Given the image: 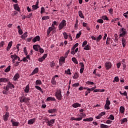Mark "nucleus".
<instances>
[{"label": "nucleus", "instance_id": "1", "mask_svg": "<svg viewBox=\"0 0 128 128\" xmlns=\"http://www.w3.org/2000/svg\"><path fill=\"white\" fill-rule=\"evenodd\" d=\"M55 96L58 100H62V90L60 89L56 90Z\"/></svg>", "mask_w": 128, "mask_h": 128}, {"label": "nucleus", "instance_id": "2", "mask_svg": "<svg viewBox=\"0 0 128 128\" xmlns=\"http://www.w3.org/2000/svg\"><path fill=\"white\" fill-rule=\"evenodd\" d=\"M66 21L64 20H63L58 24V30H64V28H66Z\"/></svg>", "mask_w": 128, "mask_h": 128}, {"label": "nucleus", "instance_id": "3", "mask_svg": "<svg viewBox=\"0 0 128 128\" xmlns=\"http://www.w3.org/2000/svg\"><path fill=\"white\" fill-rule=\"evenodd\" d=\"M120 34L119 35L120 38H124L126 34H128V31H126V29L122 28L120 31Z\"/></svg>", "mask_w": 128, "mask_h": 128}, {"label": "nucleus", "instance_id": "4", "mask_svg": "<svg viewBox=\"0 0 128 128\" xmlns=\"http://www.w3.org/2000/svg\"><path fill=\"white\" fill-rule=\"evenodd\" d=\"M30 100V98H26L24 96H22L20 98V102H28Z\"/></svg>", "mask_w": 128, "mask_h": 128}, {"label": "nucleus", "instance_id": "5", "mask_svg": "<svg viewBox=\"0 0 128 128\" xmlns=\"http://www.w3.org/2000/svg\"><path fill=\"white\" fill-rule=\"evenodd\" d=\"M110 101L108 100V98H106V104L104 105V110H110Z\"/></svg>", "mask_w": 128, "mask_h": 128}, {"label": "nucleus", "instance_id": "6", "mask_svg": "<svg viewBox=\"0 0 128 128\" xmlns=\"http://www.w3.org/2000/svg\"><path fill=\"white\" fill-rule=\"evenodd\" d=\"M8 118H10V112H6L2 116L3 120L4 122H8Z\"/></svg>", "mask_w": 128, "mask_h": 128}, {"label": "nucleus", "instance_id": "7", "mask_svg": "<svg viewBox=\"0 0 128 128\" xmlns=\"http://www.w3.org/2000/svg\"><path fill=\"white\" fill-rule=\"evenodd\" d=\"M77 116H78L77 118H75L74 117L71 118L70 120H77L78 122H80L82 120V116L78 114L77 115Z\"/></svg>", "mask_w": 128, "mask_h": 128}, {"label": "nucleus", "instance_id": "8", "mask_svg": "<svg viewBox=\"0 0 128 128\" xmlns=\"http://www.w3.org/2000/svg\"><path fill=\"white\" fill-rule=\"evenodd\" d=\"M102 35H99L98 37H96L94 36H91V38L92 40H96L97 42H100V40H102Z\"/></svg>", "mask_w": 128, "mask_h": 128}, {"label": "nucleus", "instance_id": "9", "mask_svg": "<svg viewBox=\"0 0 128 128\" xmlns=\"http://www.w3.org/2000/svg\"><path fill=\"white\" fill-rule=\"evenodd\" d=\"M105 68H106V70H110V68H112V62H106L105 63Z\"/></svg>", "mask_w": 128, "mask_h": 128}, {"label": "nucleus", "instance_id": "10", "mask_svg": "<svg viewBox=\"0 0 128 128\" xmlns=\"http://www.w3.org/2000/svg\"><path fill=\"white\" fill-rule=\"evenodd\" d=\"M54 122H56V120H50L49 121H48V124H47V126L50 127L53 126V124H54Z\"/></svg>", "mask_w": 128, "mask_h": 128}, {"label": "nucleus", "instance_id": "11", "mask_svg": "<svg viewBox=\"0 0 128 128\" xmlns=\"http://www.w3.org/2000/svg\"><path fill=\"white\" fill-rule=\"evenodd\" d=\"M13 6L15 10H17V12H20V6H18V4H14Z\"/></svg>", "mask_w": 128, "mask_h": 128}, {"label": "nucleus", "instance_id": "12", "mask_svg": "<svg viewBox=\"0 0 128 128\" xmlns=\"http://www.w3.org/2000/svg\"><path fill=\"white\" fill-rule=\"evenodd\" d=\"M40 36H36L32 40L33 42H40Z\"/></svg>", "mask_w": 128, "mask_h": 128}, {"label": "nucleus", "instance_id": "13", "mask_svg": "<svg viewBox=\"0 0 128 128\" xmlns=\"http://www.w3.org/2000/svg\"><path fill=\"white\" fill-rule=\"evenodd\" d=\"M106 112H101L96 117V120H100V118H102V116H104Z\"/></svg>", "mask_w": 128, "mask_h": 128}, {"label": "nucleus", "instance_id": "14", "mask_svg": "<svg viewBox=\"0 0 128 128\" xmlns=\"http://www.w3.org/2000/svg\"><path fill=\"white\" fill-rule=\"evenodd\" d=\"M122 44L123 48H126V38H122Z\"/></svg>", "mask_w": 128, "mask_h": 128}, {"label": "nucleus", "instance_id": "15", "mask_svg": "<svg viewBox=\"0 0 128 128\" xmlns=\"http://www.w3.org/2000/svg\"><path fill=\"white\" fill-rule=\"evenodd\" d=\"M19 78H20V74H18V73L17 72L14 76L13 78V80H14V82H16V80H18Z\"/></svg>", "mask_w": 128, "mask_h": 128}, {"label": "nucleus", "instance_id": "16", "mask_svg": "<svg viewBox=\"0 0 128 128\" xmlns=\"http://www.w3.org/2000/svg\"><path fill=\"white\" fill-rule=\"evenodd\" d=\"M82 104H80L78 102H76L72 104V108H80Z\"/></svg>", "mask_w": 128, "mask_h": 128}, {"label": "nucleus", "instance_id": "17", "mask_svg": "<svg viewBox=\"0 0 128 128\" xmlns=\"http://www.w3.org/2000/svg\"><path fill=\"white\" fill-rule=\"evenodd\" d=\"M40 7L38 6V2H36V5L32 6V10H38Z\"/></svg>", "mask_w": 128, "mask_h": 128}, {"label": "nucleus", "instance_id": "18", "mask_svg": "<svg viewBox=\"0 0 128 128\" xmlns=\"http://www.w3.org/2000/svg\"><path fill=\"white\" fill-rule=\"evenodd\" d=\"M40 46L38 44L34 45L33 48L36 52H38V50L40 48Z\"/></svg>", "mask_w": 128, "mask_h": 128}, {"label": "nucleus", "instance_id": "19", "mask_svg": "<svg viewBox=\"0 0 128 128\" xmlns=\"http://www.w3.org/2000/svg\"><path fill=\"white\" fill-rule=\"evenodd\" d=\"M34 122H36V118H34L28 120V124H34Z\"/></svg>", "mask_w": 128, "mask_h": 128}, {"label": "nucleus", "instance_id": "20", "mask_svg": "<svg viewBox=\"0 0 128 128\" xmlns=\"http://www.w3.org/2000/svg\"><path fill=\"white\" fill-rule=\"evenodd\" d=\"M54 30L53 27H49L48 28L47 30V36H50V34L51 32H52Z\"/></svg>", "mask_w": 128, "mask_h": 128}, {"label": "nucleus", "instance_id": "21", "mask_svg": "<svg viewBox=\"0 0 128 128\" xmlns=\"http://www.w3.org/2000/svg\"><path fill=\"white\" fill-rule=\"evenodd\" d=\"M12 41H10V42H8V46L6 48L7 52H8V50H10V48H12Z\"/></svg>", "mask_w": 128, "mask_h": 128}, {"label": "nucleus", "instance_id": "22", "mask_svg": "<svg viewBox=\"0 0 128 128\" xmlns=\"http://www.w3.org/2000/svg\"><path fill=\"white\" fill-rule=\"evenodd\" d=\"M38 68H36L34 69L33 72L31 73L30 76H34V74H38Z\"/></svg>", "mask_w": 128, "mask_h": 128}, {"label": "nucleus", "instance_id": "23", "mask_svg": "<svg viewBox=\"0 0 128 128\" xmlns=\"http://www.w3.org/2000/svg\"><path fill=\"white\" fill-rule=\"evenodd\" d=\"M28 38V32H25L22 36L21 38L24 40H26V38Z\"/></svg>", "mask_w": 128, "mask_h": 128}, {"label": "nucleus", "instance_id": "24", "mask_svg": "<svg viewBox=\"0 0 128 128\" xmlns=\"http://www.w3.org/2000/svg\"><path fill=\"white\" fill-rule=\"evenodd\" d=\"M54 26H58V22L54 21L52 24V27L53 28H55V30H56V27Z\"/></svg>", "mask_w": 128, "mask_h": 128}, {"label": "nucleus", "instance_id": "25", "mask_svg": "<svg viewBox=\"0 0 128 128\" xmlns=\"http://www.w3.org/2000/svg\"><path fill=\"white\" fill-rule=\"evenodd\" d=\"M50 100H52V102H56V100L54 97H48L46 98V102H50Z\"/></svg>", "mask_w": 128, "mask_h": 128}, {"label": "nucleus", "instance_id": "26", "mask_svg": "<svg viewBox=\"0 0 128 128\" xmlns=\"http://www.w3.org/2000/svg\"><path fill=\"white\" fill-rule=\"evenodd\" d=\"M24 92H26V94H28L29 92H30V85L28 84L26 87L25 88L24 90Z\"/></svg>", "mask_w": 128, "mask_h": 128}, {"label": "nucleus", "instance_id": "27", "mask_svg": "<svg viewBox=\"0 0 128 128\" xmlns=\"http://www.w3.org/2000/svg\"><path fill=\"white\" fill-rule=\"evenodd\" d=\"M48 112V114H54V112H56V108L50 109Z\"/></svg>", "mask_w": 128, "mask_h": 128}, {"label": "nucleus", "instance_id": "28", "mask_svg": "<svg viewBox=\"0 0 128 128\" xmlns=\"http://www.w3.org/2000/svg\"><path fill=\"white\" fill-rule=\"evenodd\" d=\"M8 78H0V82H8Z\"/></svg>", "mask_w": 128, "mask_h": 128}, {"label": "nucleus", "instance_id": "29", "mask_svg": "<svg viewBox=\"0 0 128 128\" xmlns=\"http://www.w3.org/2000/svg\"><path fill=\"white\" fill-rule=\"evenodd\" d=\"M94 120V118L90 117L89 118H86L83 120L84 122H92Z\"/></svg>", "mask_w": 128, "mask_h": 128}, {"label": "nucleus", "instance_id": "30", "mask_svg": "<svg viewBox=\"0 0 128 128\" xmlns=\"http://www.w3.org/2000/svg\"><path fill=\"white\" fill-rule=\"evenodd\" d=\"M124 110H126L124 107L123 106H120V112L121 114H124Z\"/></svg>", "mask_w": 128, "mask_h": 128}, {"label": "nucleus", "instance_id": "31", "mask_svg": "<svg viewBox=\"0 0 128 128\" xmlns=\"http://www.w3.org/2000/svg\"><path fill=\"white\" fill-rule=\"evenodd\" d=\"M51 84H53V86H56V79L54 78H52L51 80Z\"/></svg>", "mask_w": 128, "mask_h": 128}, {"label": "nucleus", "instance_id": "32", "mask_svg": "<svg viewBox=\"0 0 128 128\" xmlns=\"http://www.w3.org/2000/svg\"><path fill=\"white\" fill-rule=\"evenodd\" d=\"M78 16H80L81 18H84V14H82V12L80 10L78 12Z\"/></svg>", "mask_w": 128, "mask_h": 128}, {"label": "nucleus", "instance_id": "33", "mask_svg": "<svg viewBox=\"0 0 128 128\" xmlns=\"http://www.w3.org/2000/svg\"><path fill=\"white\" fill-rule=\"evenodd\" d=\"M35 88L38 90H40L42 92V94H44V91H42V88L40 86H35Z\"/></svg>", "mask_w": 128, "mask_h": 128}, {"label": "nucleus", "instance_id": "34", "mask_svg": "<svg viewBox=\"0 0 128 128\" xmlns=\"http://www.w3.org/2000/svg\"><path fill=\"white\" fill-rule=\"evenodd\" d=\"M42 80H36L35 82V84L36 86H40V84H42Z\"/></svg>", "mask_w": 128, "mask_h": 128}, {"label": "nucleus", "instance_id": "35", "mask_svg": "<svg viewBox=\"0 0 128 128\" xmlns=\"http://www.w3.org/2000/svg\"><path fill=\"white\" fill-rule=\"evenodd\" d=\"M90 46L89 44L86 45V46L84 47V50H90Z\"/></svg>", "mask_w": 128, "mask_h": 128}, {"label": "nucleus", "instance_id": "36", "mask_svg": "<svg viewBox=\"0 0 128 128\" xmlns=\"http://www.w3.org/2000/svg\"><path fill=\"white\" fill-rule=\"evenodd\" d=\"M66 57L62 56L60 58V59L59 60V61L62 62L66 64Z\"/></svg>", "mask_w": 128, "mask_h": 128}, {"label": "nucleus", "instance_id": "37", "mask_svg": "<svg viewBox=\"0 0 128 128\" xmlns=\"http://www.w3.org/2000/svg\"><path fill=\"white\" fill-rule=\"evenodd\" d=\"M124 122H128V118H124L120 122L121 124H124Z\"/></svg>", "mask_w": 128, "mask_h": 128}, {"label": "nucleus", "instance_id": "38", "mask_svg": "<svg viewBox=\"0 0 128 128\" xmlns=\"http://www.w3.org/2000/svg\"><path fill=\"white\" fill-rule=\"evenodd\" d=\"M78 43H76L71 48V50H76V48H78Z\"/></svg>", "mask_w": 128, "mask_h": 128}, {"label": "nucleus", "instance_id": "39", "mask_svg": "<svg viewBox=\"0 0 128 128\" xmlns=\"http://www.w3.org/2000/svg\"><path fill=\"white\" fill-rule=\"evenodd\" d=\"M10 58L12 59H14L15 60H18V56H16V54L14 55H11Z\"/></svg>", "mask_w": 128, "mask_h": 128}, {"label": "nucleus", "instance_id": "40", "mask_svg": "<svg viewBox=\"0 0 128 128\" xmlns=\"http://www.w3.org/2000/svg\"><path fill=\"white\" fill-rule=\"evenodd\" d=\"M72 60L74 63L76 64H78V60L76 58H72Z\"/></svg>", "mask_w": 128, "mask_h": 128}, {"label": "nucleus", "instance_id": "41", "mask_svg": "<svg viewBox=\"0 0 128 128\" xmlns=\"http://www.w3.org/2000/svg\"><path fill=\"white\" fill-rule=\"evenodd\" d=\"M108 120H114V116L112 114H110Z\"/></svg>", "mask_w": 128, "mask_h": 128}, {"label": "nucleus", "instance_id": "42", "mask_svg": "<svg viewBox=\"0 0 128 128\" xmlns=\"http://www.w3.org/2000/svg\"><path fill=\"white\" fill-rule=\"evenodd\" d=\"M100 128H108V126L102 124H100Z\"/></svg>", "mask_w": 128, "mask_h": 128}, {"label": "nucleus", "instance_id": "43", "mask_svg": "<svg viewBox=\"0 0 128 128\" xmlns=\"http://www.w3.org/2000/svg\"><path fill=\"white\" fill-rule=\"evenodd\" d=\"M20 122H15L12 124V126H18Z\"/></svg>", "mask_w": 128, "mask_h": 128}, {"label": "nucleus", "instance_id": "44", "mask_svg": "<svg viewBox=\"0 0 128 128\" xmlns=\"http://www.w3.org/2000/svg\"><path fill=\"white\" fill-rule=\"evenodd\" d=\"M10 70V66H8L4 70V72H8Z\"/></svg>", "mask_w": 128, "mask_h": 128}, {"label": "nucleus", "instance_id": "45", "mask_svg": "<svg viewBox=\"0 0 128 128\" xmlns=\"http://www.w3.org/2000/svg\"><path fill=\"white\" fill-rule=\"evenodd\" d=\"M78 74L75 73L74 74V76H73V78H74V80H78Z\"/></svg>", "mask_w": 128, "mask_h": 128}, {"label": "nucleus", "instance_id": "46", "mask_svg": "<svg viewBox=\"0 0 128 128\" xmlns=\"http://www.w3.org/2000/svg\"><path fill=\"white\" fill-rule=\"evenodd\" d=\"M120 94L122 95V96H128V92H126V91L124 92V93L122 92L121 91H120Z\"/></svg>", "mask_w": 128, "mask_h": 128}, {"label": "nucleus", "instance_id": "47", "mask_svg": "<svg viewBox=\"0 0 128 128\" xmlns=\"http://www.w3.org/2000/svg\"><path fill=\"white\" fill-rule=\"evenodd\" d=\"M120 82V78H118V76H116L114 78V80H113V82Z\"/></svg>", "mask_w": 128, "mask_h": 128}, {"label": "nucleus", "instance_id": "48", "mask_svg": "<svg viewBox=\"0 0 128 128\" xmlns=\"http://www.w3.org/2000/svg\"><path fill=\"white\" fill-rule=\"evenodd\" d=\"M44 101H42V106H41L42 108H46V104H44Z\"/></svg>", "mask_w": 128, "mask_h": 128}, {"label": "nucleus", "instance_id": "49", "mask_svg": "<svg viewBox=\"0 0 128 128\" xmlns=\"http://www.w3.org/2000/svg\"><path fill=\"white\" fill-rule=\"evenodd\" d=\"M84 109H81L80 110V112H81L80 114V116H86V114H84V113H82V112H84Z\"/></svg>", "mask_w": 128, "mask_h": 128}, {"label": "nucleus", "instance_id": "50", "mask_svg": "<svg viewBox=\"0 0 128 128\" xmlns=\"http://www.w3.org/2000/svg\"><path fill=\"white\" fill-rule=\"evenodd\" d=\"M50 20V16H44L42 17V20Z\"/></svg>", "mask_w": 128, "mask_h": 128}, {"label": "nucleus", "instance_id": "51", "mask_svg": "<svg viewBox=\"0 0 128 128\" xmlns=\"http://www.w3.org/2000/svg\"><path fill=\"white\" fill-rule=\"evenodd\" d=\"M82 36V32H80L79 33L77 34L76 35V38H80V37Z\"/></svg>", "mask_w": 128, "mask_h": 128}, {"label": "nucleus", "instance_id": "52", "mask_svg": "<svg viewBox=\"0 0 128 128\" xmlns=\"http://www.w3.org/2000/svg\"><path fill=\"white\" fill-rule=\"evenodd\" d=\"M66 74H72V72H70V69L68 68V70H65Z\"/></svg>", "mask_w": 128, "mask_h": 128}, {"label": "nucleus", "instance_id": "53", "mask_svg": "<svg viewBox=\"0 0 128 128\" xmlns=\"http://www.w3.org/2000/svg\"><path fill=\"white\" fill-rule=\"evenodd\" d=\"M63 35L64 36V38H65V40H68V34L66 32H64L63 33Z\"/></svg>", "mask_w": 128, "mask_h": 128}, {"label": "nucleus", "instance_id": "54", "mask_svg": "<svg viewBox=\"0 0 128 128\" xmlns=\"http://www.w3.org/2000/svg\"><path fill=\"white\" fill-rule=\"evenodd\" d=\"M86 44H88V41L86 40L84 41L82 44V48H84V46H86Z\"/></svg>", "mask_w": 128, "mask_h": 128}, {"label": "nucleus", "instance_id": "55", "mask_svg": "<svg viewBox=\"0 0 128 128\" xmlns=\"http://www.w3.org/2000/svg\"><path fill=\"white\" fill-rule=\"evenodd\" d=\"M24 54H26V56H28V50H26V47H24Z\"/></svg>", "mask_w": 128, "mask_h": 128}, {"label": "nucleus", "instance_id": "56", "mask_svg": "<svg viewBox=\"0 0 128 128\" xmlns=\"http://www.w3.org/2000/svg\"><path fill=\"white\" fill-rule=\"evenodd\" d=\"M44 12H46V9H44V8L42 7L40 9V14H42Z\"/></svg>", "mask_w": 128, "mask_h": 128}, {"label": "nucleus", "instance_id": "57", "mask_svg": "<svg viewBox=\"0 0 128 128\" xmlns=\"http://www.w3.org/2000/svg\"><path fill=\"white\" fill-rule=\"evenodd\" d=\"M92 92V91L90 90H87L86 91V92H85V96H88V94H90V92Z\"/></svg>", "mask_w": 128, "mask_h": 128}, {"label": "nucleus", "instance_id": "58", "mask_svg": "<svg viewBox=\"0 0 128 128\" xmlns=\"http://www.w3.org/2000/svg\"><path fill=\"white\" fill-rule=\"evenodd\" d=\"M86 84H88L89 86L92 85L94 84V82L88 81L86 82Z\"/></svg>", "mask_w": 128, "mask_h": 128}, {"label": "nucleus", "instance_id": "59", "mask_svg": "<svg viewBox=\"0 0 128 128\" xmlns=\"http://www.w3.org/2000/svg\"><path fill=\"white\" fill-rule=\"evenodd\" d=\"M70 50H68L65 54V56L64 58H68V54H70Z\"/></svg>", "mask_w": 128, "mask_h": 128}, {"label": "nucleus", "instance_id": "60", "mask_svg": "<svg viewBox=\"0 0 128 128\" xmlns=\"http://www.w3.org/2000/svg\"><path fill=\"white\" fill-rule=\"evenodd\" d=\"M102 20H108V18L106 16H102Z\"/></svg>", "mask_w": 128, "mask_h": 128}, {"label": "nucleus", "instance_id": "61", "mask_svg": "<svg viewBox=\"0 0 128 128\" xmlns=\"http://www.w3.org/2000/svg\"><path fill=\"white\" fill-rule=\"evenodd\" d=\"M39 52L40 54H44V50L42 48H40H40H39Z\"/></svg>", "mask_w": 128, "mask_h": 128}, {"label": "nucleus", "instance_id": "62", "mask_svg": "<svg viewBox=\"0 0 128 128\" xmlns=\"http://www.w3.org/2000/svg\"><path fill=\"white\" fill-rule=\"evenodd\" d=\"M18 32L19 34H20V36H22V34H24V32H22V29L18 30Z\"/></svg>", "mask_w": 128, "mask_h": 128}, {"label": "nucleus", "instance_id": "63", "mask_svg": "<svg viewBox=\"0 0 128 128\" xmlns=\"http://www.w3.org/2000/svg\"><path fill=\"white\" fill-rule=\"evenodd\" d=\"M97 22H99V24H104V20L102 19H98L97 20Z\"/></svg>", "mask_w": 128, "mask_h": 128}, {"label": "nucleus", "instance_id": "64", "mask_svg": "<svg viewBox=\"0 0 128 128\" xmlns=\"http://www.w3.org/2000/svg\"><path fill=\"white\" fill-rule=\"evenodd\" d=\"M2 92L3 94H8V92L6 91V90H4Z\"/></svg>", "mask_w": 128, "mask_h": 128}]
</instances>
